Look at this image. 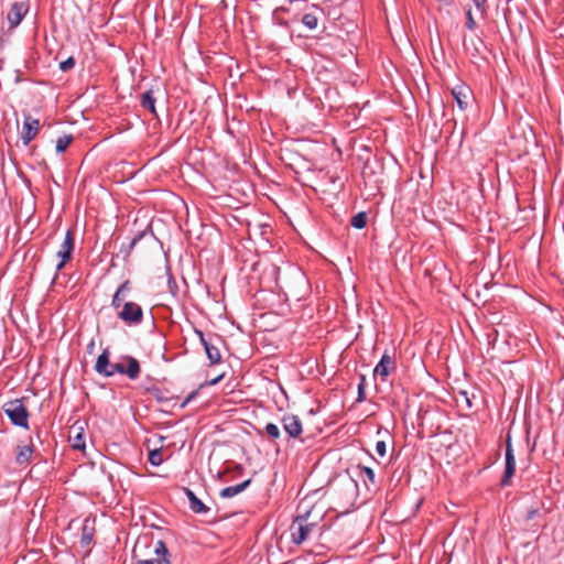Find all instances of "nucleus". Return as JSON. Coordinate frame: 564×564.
<instances>
[{"instance_id": "cd10ccee", "label": "nucleus", "mask_w": 564, "mask_h": 564, "mask_svg": "<svg viewBox=\"0 0 564 564\" xmlns=\"http://www.w3.org/2000/svg\"><path fill=\"white\" fill-rule=\"evenodd\" d=\"M72 446L74 449H84L85 448V438L82 432H78L74 437L70 436Z\"/></svg>"}, {"instance_id": "c9c22d12", "label": "nucleus", "mask_w": 564, "mask_h": 564, "mask_svg": "<svg viewBox=\"0 0 564 564\" xmlns=\"http://www.w3.org/2000/svg\"><path fill=\"white\" fill-rule=\"evenodd\" d=\"M198 394V390L192 391L181 403V408H185L192 400H194Z\"/></svg>"}, {"instance_id": "e433bc0d", "label": "nucleus", "mask_w": 564, "mask_h": 564, "mask_svg": "<svg viewBox=\"0 0 564 564\" xmlns=\"http://www.w3.org/2000/svg\"><path fill=\"white\" fill-rule=\"evenodd\" d=\"M441 7H452L454 0H435Z\"/></svg>"}, {"instance_id": "ea45409f", "label": "nucleus", "mask_w": 564, "mask_h": 564, "mask_svg": "<svg viewBox=\"0 0 564 564\" xmlns=\"http://www.w3.org/2000/svg\"><path fill=\"white\" fill-rule=\"evenodd\" d=\"M94 348H95V343H94V340H91V341L88 344V346H87V351H88L89 354H91V352H93V350H94Z\"/></svg>"}, {"instance_id": "b1692460", "label": "nucleus", "mask_w": 564, "mask_h": 564, "mask_svg": "<svg viewBox=\"0 0 564 564\" xmlns=\"http://www.w3.org/2000/svg\"><path fill=\"white\" fill-rule=\"evenodd\" d=\"M152 395L159 402H170L174 399H177V397H170L167 395V391L162 390L160 388H153L151 390Z\"/></svg>"}, {"instance_id": "2eb2a0df", "label": "nucleus", "mask_w": 564, "mask_h": 564, "mask_svg": "<svg viewBox=\"0 0 564 564\" xmlns=\"http://www.w3.org/2000/svg\"><path fill=\"white\" fill-rule=\"evenodd\" d=\"M325 17L323 8L313 6L307 12H305L301 19V22L308 30H315L322 18Z\"/></svg>"}, {"instance_id": "aec40b11", "label": "nucleus", "mask_w": 564, "mask_h": 564, "mask_svg": "<svg viewBox=\"0 0 564 564\" xmlns=\"http://www.w3.org/2000/svg\"><path fill=\"white\" fill-rule=\"evenodd\" d=\"M368 214L366 212H359L350 219V225L356 229H362L367 226Z\"/></svg>"}, {"instance_id": "ddd939ff", "label": "nucleus", "mask_w": 564, "mask_h": 564, "mask_svg": "<svg viewBox=\"0 0 564 564\" xmlns=\"http://www.w3.org/2000/svg\"><path fill=\"white\" fill-rule=\"evenodd\" d=\"M29 11V6L25 2H14L7 15V19L10 23V29L17 28L25 14Z\"/></svg>"}, {"instance_id": "473e14b6", "label": "nucleus", "mask_w": 564, "mask_h": 564, "mask_svg": "<svg viewBox=\"0 0 564 564\" xmlns=\"http://www.w3.org/2000/svg\"><path fill=\"white\" fill-rule=\"evenodd\" d=\"M538 517H541L540 507H532L527 511L525 521H531Z\"/></svg>"}, {"instance_id": "20e7f679", "label": "nucleus", "mask_w": 564, "mask_h": 564, "mask_svg": "<svg viewBox=\"0 0 564 564\" xmlns=\"http://www.w3.org/2000/svg\"><path fill=\"white\" fill-rule=\"evenodd\" d=\"M118 318L128 325H140L143 322V310L135 302H124Z\"/></svg>"}, {"instance_id": "9b49d317", "label": "nucleus", "mask_w": 564, "mask_h": 564, "mask_svg": "<svg viewBox=\"0 0 564 564\" xmlns=\"http://www.w3.org/2000/svg\"><path fill=\"white\" fill-rule=\"evenodd\" d=\"M283 430L291 438H297L303 432L300 417L294 414H284L281 419Z\"/></svg>"}, {"instance_id": "4c0bfd02", "label": "nucleus", "mask_w": 564, "mask_h": 564, "mask_svg": "<svg viewBox=\"0 0 564 564\" xmlns=\"http://www.w3.org/2000/svg\"><path fill=\"white\" fill-rule=\"evenodd\" d=\"M224 376H225L224 373L217 376L216 378H214L209 382H207V384H209V386L217 384L224 378Z\"/></svg>"}, {"instance_id": "c85d7f7f", "label": "nucleus", "mask_w": 564, "mask_h": 564, "mask_svg": "<svg viewBox=\"0 0 564 564\" xmlns=\"http://www.w3.org/2000/svg\"><path fill=\"white\" fill-rule=\"evenodd\" d=\"M149 462L153 465V466H159L162 464L163 462V458H162V453L160 449H153L149 453Z\"/></svg>"}, {"instance_id": "f3484780", "label": "nucleus", "mask_w": 564, "mask_h": 564, "mask_svg": "<svg viewBox=\"0 0 564 564\" xmlns=\"http://www.w3.org/2000/svg\"><path fill=\"white\" fill-rule=\"evenodd\" d=\"M156 98L153 89H148L140 96V105L143 109L150 111L152 115L158 117L155 109Z\"/></svg>"}, {"instance_id": "5701e85b", "label": "nucleus", "mask_w": 564, "mask_h": 564, "mask_svg": "<svg viewBox=\"0 0 564 564\" xmlns=\"http://www.w3.org/2000/svg\"><path fill=\"white\" fill-rule=\"evenodd\" d=\"M148 235H153L151 228L148 226L144 230L139 231L135 234V236L131 239L129 247H128V254L132 251V249L137 246V243L143 239Z\"/></svg>"}, {"instance_id": "6ab92c4d", "label": "nucleus", "mask_w": 564, "mask_h": 564, "mask_svg": "<svg viewBox=\"0 0 564 564\" xmlns=\"http://www.w3.org/2000/svg\"><path fill=\"white\" fill-rule=\"evenodd\" d=\"M88 519L84 521V525L82 528V536H80V544L82 546H88L90 542L93 541L94 536V528L89 527Z\"/></svg>"}, {"instance_id": "393cba45", "label": "nucleus", "mask_w": 564, "mask_h": 564, "mask_svg": "<svg viewBox=\"0 0 564 564\" xmlns=\"http://www.w3.org/2000/svg\"><path fill=\"white\" fill-rule=\"evenodd\" d=\"M366 376L360 375L359 376V383H358V395H357V402H364L366 400Z\"/></svg>"}, {"instance_id": "dca6fc26", "label": "nucleus", "mask_w": 564, "mask_h": 564, "mask_svg": "<svg viewBox=\"0 0 564 564\" xmlns=\"http://www.w3.org/2000/svg\"><path fill=\"white\" fill-rule=\"evenodd\" d=\"M184 492L189 501V508L194 513L206 514L209 512L210 509L203 503L191 489L184 488Z\"/></svg>"}, {"instance_id": "bb28decb", "label": "nucleus", "mask_w": 564, "mask_h": 564, "mask_svg": "<svg viewBox=\"0 0 564 564\" xmlns=\"http://www.w3.org/2000/svg\"><path fill=\"white\" fill-rule=\"evenodd\" d=\"M482 18L488 14V0H470Z\"/></svg>"}, {"instance_id": "423d86ee", "label": "nucleus", "mask_w": 564, "mask_h": 564, "mask_svg": "<svg viewBox=\"0 0 564 564\" xmlns=\"http://www.w3.org/2000/svg\"><path fill=\"white\" fill-rule=\"evenodd\" d=\"M306 520V517H297L291 525V540L294 544H302L314 529L315 524Z\"/></svg>"}, {"instance_id": "2f4dec72", "label": "nucleus", "mask_w": 564, "mask_h": 564, "mask_svg": "<svg viewBox=\"0 0 564 564\" xmlns=\"http://www.w3.org/2000/svg\"><path fill=\"white\" fill-rule=\"evenodd\" d=\"M466 28L470 31H474L477 28V23L473 17L470 9L466 11Z\"/></svg>"}, {"instance_id": "79ce46f5", "label": "nucleus", "mask_w": 564, "mask_h": 564, "mask_svg": "<svg viewBox=\"0 0 564 564\" xmlns=\"http://www.w3.org/2000/svg\"><path fill=\"white\" fill-rule=\"evenodd\" d=\"M215 339H216L217 341H220V337H218V336H215Z\"/></svg>"}, {"instance_id": "f8f14e48", "label": "nucleus", "mask_w": 564, "mask_h": 564, "mask_svg": "<svg viewBox=\"0 0 564 564\" xmlns=\"http://www.w3.org/2000/svg\"><path fill=\"white\" fill-rule=\"evenodd\" d=\"M397 369L394 357L384 352L373 369V375L379 376L381 380H386V378L394 372Z\"/></svg>"}, {"instance_id": "4468645a", "label": "nucleus", "mask_w": 564, "mask_h": 564, "mask_svg": "<svg viewBox=\"0 0 564 564\" xmlns=\"http://www.w3.org/2000/svg\"><path fill=\"white\" fill-rule=\"evenodd\" d=\"M452 95L457 102L458 108L463 111L468 108L470 100L474 99L470 88L465 85H459L453 88Z\"/></svg>"}, {"instance_id": "4be33fe9", "label": "nucleus", "mask_w": 564, "mask_h": 564, "mask_svg": "<svg viewBox=\"0 0 564 564\" xmlns=\"http://www.w3.org/2000/svg\"><path fill=\"white\" fill-rule=\"evenodd\" d=\"M358 469H359L358 476L360 478H362L364 481H366V479H367L370 484H372V485L376 484V476H375V471L372 468L367 467V466H358Z\"/></svg>"}, {"instance_id": "1a4fd4ad", "label": "nucleus", "mask_w": 564, "mask_h": 564, "mask_svg": "<svg viewBox=\"0 0 564 564\" xmlns=\"http://www.w3.org/2000/svg\"><path fill=\"white\" fill-rule=\"evenodd\" d=\"M41 128L39 119L33 118L31 115H24L23 127L21 131V139L24 145H29L33 141Z\"/></svg>"}, {"instance_id": "7ed1b4c3", "label": "nucleus", "mask_w": 564, "mask_h": 564, "mask_svg": "<svg viewBox=\"0 0 564 564\" xmlns=\"http://www.w3.org/2000/svg\"><path fill=\"white\" fill-rule=\"evenodd\" d=\"M28 398L9 400L2 405V410L10 420L11 424L24 430L30 429V413L26 405L24 404V400Z\"/></svg>"}, {"instance_id": "a211bd4d", "label": "nucleus", "mask_w": 564, "mask_h": 564, "mask_svg": "<svg viewBox=\"0 0 564 564\" xmlns=\"http://www.w3.org/2000/svg\"><path fill=\"white\" fill-rule=\"evenodd\" d=\"M251 484V479H247L240 484H237L235 486H229V487H226L224 489L220 490L219 492V496L221 498H232L235 497L236 495H239L240 492H242L243 490H246L249 485Z\"/></svg>"}, {"instance_id": "72a5a7b5", "label": "nucleus", "mask_w": 564, "mask_h": 564, "mask_svg": "<svg viewBox=\"0 0 564 564\" xmlns=\"http://www.w3.org/2000/svg\"><path fill=\"white\" fill-rule=\"evenodd\" d=\"M131 290H132V288H131V282H130V280H126L124 282H122V283L118 286V289H117V291H118V292H120V293H122L124 296H126V294H127V293H129Z\"/></svg>"}, {"instance_id": "58836bf2", "label": "nucleus", "mask_w": 564, "mask_h": 564, "mask_svg": "<svg viewBox=\"0 0 564 564\" xmlns=\"http://www.w3.org/2000/svg\"><path fill=\"white\" fill-rule=\"evenodd\" d=\"M41 433H42L41 427L35 426V429H34V434H35L36 438H37L40 442H42V441H41Z\"/></svg>"}, {"instance_id": "39448f33", "label": "nucleus", "mask_w": 564, "mask_h": 564, "mask_svg": "<svg viewBox=\"0 0 564 564\" xmlns=\"http://www.w3.org/2000/svg\"><path fill=\"white\" fill-rule=\"evenodd\" d=\"M516 473V457L513 454V448L511 444V437L510 435L507 436L506 440V465H505V471L500 479V486L502 488L508 487L511 485V479L514 476Z\"/></svg>"}, {"instance_id": "412c9836", "label": "nucleus", "mask_w": 564, "mask_h": 564, "mask_svg": "<svg viewBox=\"0 0 564 564\" xmlns=\"http://www.w3.org/2000/svg\"><path fill=\"white\" fill-rule=\"evenodd\" d=\"M74 141V137L72 134H64L56 140V152L63 153L66 151L68 145Z\"/></svg>"}, {"instance_id": "a19ab883", "label": "nucleus", "mask_w": 564, "mask_h": 564, "mask_svg": "<svg viewBox=\"0 0 564 564\" xmlns=\"http://www.w3.org/2000/svg\"><path fill=\"white\" fill-rule=\"evenodd\" d=\"M175 283V280L172 279V276L170 278V283Z\"/></svg>"}, {"instance_id": "f03ea898", "label": "nucleus", "mask_w": 564, "mask_h": 564, "mask_svg": "<svg viewBox=\"0 0 564 564\" xmlns=\"http://www.w3.org/2000/svg\"><path fill=\"white\" fill-rule=\"evenodd\" d=\"M95 371L106 378L119 373L135 380L141 373V366L137 358L129 355L122 356L119 362H110L109 348H105L96 360Z\"/></svg>"}, {"instance_id": "6e6552de", "label": "nucleus", "mask_w": 564, "mask_h": 564, "mask_svg": "<svg viewBox=\"0 0 564 564\" xmlns=\"http://www.w3.org/2000/svg\"><path fill=\"white\" fill-rule=\"evenodd\" d=\"M195 334L198 336L200 344L204 346L205 352L210 365H218L221 362L223 357L219 347L214 343V338H205L200 329L195 328Z\"/></svg>"}, {"instance_id": "a878e982", "label": "nucleus", "mask_w": 564, "mask_h": 564, "mask_svg": "<svg viewBox=\"0 0 564 564\" xmlns=\"http://www.w3.org/2000/svg\"><path fill=\"white\" fill-rule=\"evenodd\" d=\"M264 433L272 440H278L281 436L280 429L274 423H268L264 426Z\"/></svg>"}, {"instance_id": "c756f323", "label": "nucleus", "mask_w": 564, "mask_h": 564, "mask_svg": "<svg viewBox=\"0 0 564 564\" xmlns=\"http://www.w3.org/2000/svg\"><path fill=\"white\" fill-rule=\"evenodd\" d=\"M123 301H124V295L122 293L116 291L112 296V300H111V306L115 310H118L119 307H121L124 304Z\"/></svg>"}, {"instance_id": "9d476101", "label": "nucleus", "mask_w": 564, "mask_h": 564, "mask_svg": "<svg viewBox=\"0 0 564 564\" xmlns=\"http://www.w3.org/2000/svg\"><path fill=\"white\" fill-rule=\"evenodd\" d=\"M35 452V445L33 443V437L29 436V443L24 445H17L15 447V464L18 466L25 467L32 462L33 454Z\"/></svg>"}, {"instance_id": "f257e3e1", "label": "nucleus", "mask_w": 564, "mask_h": 564, "mask_svg": "<svg viewBox=\"0 0 564 564\" xmlns=\"http://www.w3.org/2000/svg\"><path fill=\"white\" fill-rule=\"evenodd\" d=\"M171 556L162 540L153 542L149 536L138 538L132 550L133 564H171Z\"/></svg>"}, {"instance_id": "0eeeda50", "label": "nucleus", "mask_w": 564, "mask_h": 564, "mask_svg": "<svg viewBox=\"0 0 564 564\" xmlns=\"http://www.w3.org/2000/svg\"><path fill=\"white\" fill-rule=\"evenodd\" d=\"M75 246V234L72 229H68L63 243L61 245L59 250L57 251V257L59 258L58 263L56 264V271H61L66 263L72 259L73 251Z\"/></svg>"}, {"instance_id": "f704fd0d", "label": "nucleus", "mask_w": 564, "mask_h": 564, "mask_svg": "<svg viewBox=\"0 0 564 564\" xmlns=\"http://www.w3.org/2000/svg\"><path fill=\"white\" fill-rule=\"evenodd\" d=\"M376 452L379 456L383 457L387 453V445L384 441H378L376 443Z\"/></svg>"}, {"instance_id": "7c9ffc66", "label": "nucleus", "mask_w": 564, "mask_h": 564, "mask_svg": "<svg viewBox=\"0 0 564 564\" xmlns=\"http://www.w3.org/2000/svg\"><path fill=\"white\" fill-rule=\"evenodd\" d=\"M75 58L73 56H69L67 59L59 63V69L62 72H68L75 66Z\"/></svg>"}]
</instances>
